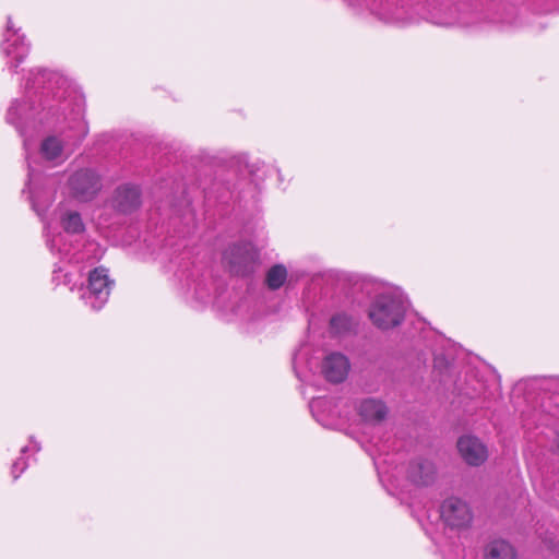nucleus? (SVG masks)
Segmentation results:
<instances>
[{
  "label": "nucleus",
  "instance_id": "obj_6",
  "mask_svg": "<svg viewBox=\"0 0 559 559\" xmlns=\"http://www.w3.org/2000/svg\"><path fill=\"white\" fill-rule=\"evenodd\" d=\"M69 187L74 198L80 201H90L98 193L102 183L94 170L80 169L70 177Z\"/></svg>",
  "mask_w": 559,
  "mask_h": 559
},
{
  "label": "nucleus",
  "instance_id": "obj_19",
  "mask_svg": "<svg viewBox=\"0 0 559 559\" xmlns=\"http://www.w3.org/2000/svg\"><path fill=\"white\" fill-rule=\"evenodd\" d=\"M26 468L27 462L24 461L23 457H19L16 461H14L11 469L13 479L16 480Z\"/></svg>",
  "mask_w": 559,
  "mask_h": 559
},
{
  "label": "nucleus",
  "instance_id": "obj_3",
  "mask_svg": "<svg viewBox=\"0 0 559 559\" xmlns=\"http://www.w3.org/2000/svg\"><path fill=\"white\" fill-rule=\"evenodd\" d=\"M223 261L230 274L240 277L252 275L260 262V254L250 241H239L230 245L223 253Z\"/></svg>",
  "mask_w": 559,
  "mask_h": 559
},
{
  "label": "nucleus",
  "instance_id": "obj_9",
  "mask_svg": "<svg viewBox=\"0 0 559 559\" xmlns=\"http://www.w3.org/2000/svg\"><path fill=\"white\" fill-rule=\"evenodd\" d=\"M142 204V191L139 186L124 183L116 188L112 195V206L122 214L136 211Z\"/></svg>",
  "mask_w": 559,
  "mask_h": 559
},
{
  "label": "nucleus",
  "instance_id": "obj_10",
  "mask_svg": "<svg viewBox=\"0 0 559 559\" xmlns=\"http://www.w3.org/2000/svg\"><path fill=\"white\" fill-rule=\"evenodd\" d=\"M407 477L416 486H429L437 477V468L432 461L416 457L409 462Z\"/></svg>",
  "mask_w": 559,
  "mask_h": 559
},
{
  "label": "nucleus",
  "instance_id": "obj_20",
  "mask_svg": "<svg viewBox=\"0 0 559 559\" xmlns=\"http://www.w3.org/2000/svg\"><path fill=\"white\" fill-rule=\"evenodd\" d=\"M487 17L486 16H483L481 13L479 12H474L473 13V16L472 17H461L460 19V23L462 25H472V24H476L483 20H486Z\"/></svg>",
  "mask_w": 559,
  "mask_h": 559
},
{
  "label": "nucleus",
  "instance_id": "obj_5",
  "mask_svg": "<svg viewBox=\"0 0 559 559\" xmlns=\"http://www.w3.org/2000/svg\"><path fill=\"white\" fill-rule=\"evenodd\" d=\"M112 284L114 282L108 278L106 269L95 267L88 273L86 286L82 284L79 288L80 298L92 310H100L108 301Z\"/></svg>",
  "mask_w": 559,
  "mask_h": 559
},
{
  "label": "nucleus",
  "instance_id": "obj_15",
  "mask_svg": "<svg viewBox=\"0 0 559 559\" xmlns=\"http://www.w3.org/2000/svg\"><path fill=\"white\" fill-rule=\"evenodd\" d=\"M60 223L63 230L68 234H81L85 226L81 214L76 211H66L60 215Z\"/></svg>",
  "mask_w": 559,
  "mask_h": 559
},
{
  "label": "nucleus",
  "instance_id": "obj_14",
  "mask_svg": "<svg viewBox=\"0 0 559 559\" xmlns=\"http://www.w3.org/2000/svg\"><path fill=\"white\" fill-rule=\"evenodd\" d=\"M485 559H518V557L511 544L503 539H496L487 545Z\"/></svg>",
  "mask_w": 559,
  "mask_h": 559
},
{
  "label": "nucleus",
  "instance_id": "obj_11",
  "mask_svg": "<svg viewBox=\"0 0 559 559\" xmlns=\"http://www.w3.org/2000/svg\"><path fill=\"white\" fill-rule=\"evenodd\" d=\"M349 364L347 358L340 353H332L322 362V373L332 383H341L345 380Z\"/></svg>",
  "mask_w": 559,
  "mask_h": 559
},
{
  "label": "nucleus",
  "instance_id": "obj_4",
  "mask_svg": "<svg viewBox=\"0 0 559 559\" xmlns=\"http://www.w3.org/2000/svg\"><path fill=\"white\" fill-rule=\"evenodd\" d=\"M0 50L5 58H8V69L16 73L19 66L24 62L31 51V43L27 40L21 28H15L12 17H7V27L3 33V39L0 45Z\"/></svg>",
  "mask_w": 559,
  "mask_h": 559
},
{
  "label": "nucleus",
  "instance_id": "obj_22",
  "mask_svg": "<svg viewBox=\"0 0 559 559\" xmlns=\"http://www.w3.org/2000/svg\"><path fill=\"white\" fill-rule=\"evenodd\" d=\"M31 441L34 442V450L35 452H39L40 451V444L36 441H34V438L31 437Z\"/></svg>",
  "mask_w": 559,
  "mask_h": 559
},
{
  "label": "nucleus",
  "instance_id": "obj_17",
  "mask_svg": "<svg viewBox=\"0 0 559 559\" xmlns=\"http://www.w3.org/2000/svg\"><path fill=\"white\" fill-rule=\"evenodd\" d=\"M353 326V320L345 313H336L330 320L332 333L341 335L349 332Z\"/></svg>",
  "mask_w": 559,
  "mask_h": 559
},
{
  "label": "nucleus",
  "instance_id": "obj_23",
  "mask_svg": "<svg viewBox=\"0 0 559 559\" xmlns=\"http://www.w3.org/2000/svg\"><path fill=\"white\" fill-rule=\"evenodd\" d=\"M34 173H35L34 168H32L31 164H28V177H29V179L33 178Z\"/></svg>",
  "mask_w": 559,
  "mask_h": 559
},
{
  "label": "nucleus",
  "instance_id": "obj_12",
  "mask_svg": "<svg viewBox=\"0 0 559 559\" xmlns=\"http://www.w3.org/2000/svg\"><path fill=\"white\" fill-rule=\"evenodd\" d=\"M358 413L365 421L379 424L386 417L388 408L379 400L366 399L360 402Z\"/></svg>",
  "mask_w": 559,
  "mask_h": 559
},
{
  "label": "nucleus",
  "instance_id": "obj_21",
  "mask_svg": "<svg viewBox=\"0 0 559 559\" xmlns=\"http://www.w3.org/2000/svg\"><path fill=\"white\" fill-rule=\"evenodd\" d=\"M444 364L445 367L449 366V361L445 360L443 357L436 356L435 357V367L440 368Z\"/></svg>",
  "mask_w": 559,
  "mask_h": 559
},
{
  "label": "nucleus",
  "instance_id": "obj_13",
  "mask_svg": "<svg viewBox=\"0 0 559 559\" xmlns=\"http://www.w3.org/2000/svg\"><path fill=\"white\" fill-rule=\"evenodd\" d=\"M39 153L43 159L52 162L55 165L62 163L66 157L63 155V140L57 135H49L41 141Z\"/></svg>",
  "mask_w": 559,
  "mask_h": 559
},
{
  "label": "nucleus",
  "instance_id": "obj_24",
  "mask_svg": "<svg viewBox=\"0 0 559 559\" xmlns=\"http://www.w3.org/2000/svg\"><path fill=\"white\" fill-rule=\"evenodd\" d=\"M27 451H28V447H27V445H25V447H23V448H22L21 453H22V454H24V453H26Z\"/></svg>",
  "mask_w": 559,
  "mask_h": 559
},
{
  "label": "nucleus",
  "instance_id": "obj_7",
  "mask_svg": "<svg viewBox=\"0 0 559 559\" xmlns=\"http://www.w3.org/2000/svg\"><path fill=\"white\" fill-rule=\"evenodd\" d=\"M440 514L448 526L461 528L472 521V511L468 504L460 498L445 499L440 507Z\"/></svg>",
  "mask_w": 559,
  "mask_h": 559
},
{
  "label": "nucleus",
  "instance_id": "obj_2",
  "mask_svg": "<svg viewBox=\"0 0 559 559\" xmlns=\"http://www.w3.org/2000/svg\"><path fill=\"white\" fill-rule=\"evenodd\" d=\"M407 310V301L397 290L378 294L369 306L368 316L380 330H391L402 324Z\"/></svg>",
  "mask_w": 559,
  "mask_h": 559
},
{
  "label": "nucleus",
  "instance_id": "obj_18",
  "mask_svg": "<svg viewBox=\"0 0 559 559\" xmlns=\"http://www.w3.org/2000/svg\"><path fill=\"white\" fill-rule=\"evenodd\" d=\"M378 14L385 21H395L400 19V15L389 7V3L385 5L381 4L378 10Z\"/></svg>",
  "mask_w": 559,
  "mask_h": 559
},
{
  "label": "nucleus",
  "instance_id": "obj_1",
  "mask_svg": "<svg viewBox=\"0 0 559 559\" xmlns=\"http://www.w3.org/2000/svg\"><path fill=\"white\" fill-rule=\"evenodd\" d=\"M25 93L12 100L7 111V122L14 126L22 136L27 129L69 123L74 134L67 135L73 142H81L88 129L83 120V98L68 78L58 71L35 68L28 71Z\"/></svg>",
  "mask_w": 559,
  "mask_h": 559
},
{
  "label": "nucleus",
  "instance_id": "obj_16",
  "mask_svg": "<svg viewBox=\"0 0 559 559\" xmlns=\"http://www.w3.org/2000/svg\"><path fill=\"white\" fill-rule=\"evenodd\" d=\"M287 269L284 264H275L269 269L265 275V284L269 289H280L287 280Z\"/></svg>",
  "mask_w": 559,
  "mask_h": 559
},
{
  "label": "nucleus",
  "instance_id": "obj_8",
  "mask_svg": "<svg viewBox=\"0 0 559 559\" xmlns=\"http://www.w3.org/2000/svg\"><path fill=\"white\" fill-rule=\"evenodd\" d=\"M456 445L463 461L469 466H480L488 459L487 445L475 436L464 435L460 437Z\"/></svg>",
  "mask_w": 559,
  "mask_h": 559
}]
</instances>
